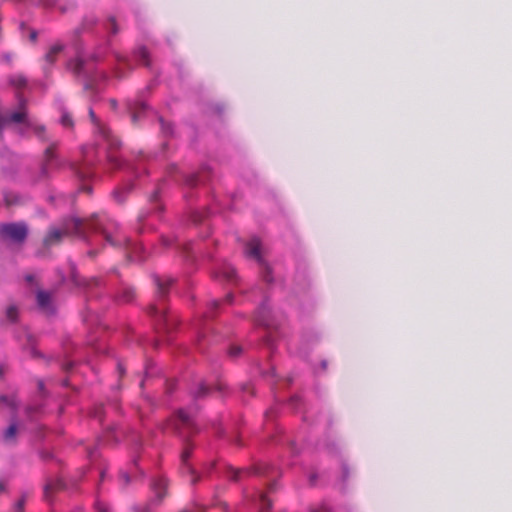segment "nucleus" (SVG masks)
Masks as SVG:
<instances>
[{
    "instance_id": "f257e3e1",
    "label": "nucleus",
    "mask_w": 512,
    "mask_h": 512,
    "mask_svg": "<svg viewBox=\"0 0 512 512\" xmlns=\"http://www.w3.org/2000/svg\"><path fill=\"white\" fill-rule=\"evenodd\" d=\"M64 231L58 228H51L43 238L42 248L36 253L37 256L43 257L50 254L49 249L52 245H58L62 242L65 234H74L84 240L87 244H91L87 236L88 233L100 234L107 243L117 246V242L102 227L98 221L97 215H93L89 219H83L78 216H70L63 221Z\"/></svg>"
},
{
    "instance_id": "f03ea898",
    "label": "nucleus",
    "mask_w": 512,
    "mask_h": 512,
    "mask_svg": "<svg viewBox=\"0 0 512 512\" xmlns=\"http://www.w3.org/2000/svg\"><path fill=\"white\" fill-rule=\"evenodd\" d=\"M76 48V56L73 59L67 61L66 67L70 70L76 77H82L84 79L83 82V91L90 92V100L96 101L97 96L99 94V89L95 84L97 69L96 67L90 68L87 65V60L84 58L83 52L80 48V41H75Z\"/></svg>"
},
{
    "instance_id": "7ed1b4c3",
    "label": "nucleus",
    "mask_w": 512,
    "mask_h": 512,
    "mask_svg": "<svg viewBox=\"0 0 512 512\" xmlns=\"http://www.w3.org/2000/svg\"><path fill=\"white\" fill-rule=\"evenodd\" d=\"M89 118H90L91 122L98 127L100 134L102 135V137L105 139V141L108 144L107 149H106V160H107L109 169L112 172L117 171V170H129L130 172L135 174L136 172L134 171V169L131 167L130 163L127 160L113 154L112 151H116V150L120 149L122 146V143L120 140L115 138L110 133V131H108V129H106L100 123V120L98 119V117L96 116V114L92 108L89 109Z\"/></svg>"
},
{
    "instance_id": "20e7f679",
    "label": "nucleus",
    "mask_w": 512,
    "mask_h": 512,
    "mask_svg": "<svg viewBox=\"0 0 512 512\" xmlns=\"http://www.w3.org/2000/svg\"><path fill=\"white\" fill-rule=\"evenodd\" d=\"M158 84L157 75L151 80L150 84L142 90L135 99H128L125 102V112L130 116L133 125H138L148 113L152 110L146 97L148 93Z\"/></svg>"
},
{
    "instance_id": "39448f33",
    "label": "nucleus",
    "mask_w": 512,
    "mask_h": 512,
    "mask_svg": "<svg viewBox=\"0 0 512 512\" xmlns=\"http://www.w3.org/2000/svg\"><path fill=\"white\" fill-rule=\"evenodd\" d=\"M29 235L28 225L23 222H8L0 225V241L8 244H23Z\"/></svg>"
},
{
    "instance_id": "423d86ee",
    "label": "nucleus",
    "mask_w": 512,
    "mask_h": 512,
    "mask_svg": "<svg viewBox=\"0 0 512 512\" xmlns=\"http://www.w3.org/2000/svg\"><path fill=\"white\" fill-rule=\"evenodd\" d=\"M160 185L157 184L153 193L150 196V202L154 204V207L138 216L139 231L145 229L156 230V222L158 220L157 212L160 209Z\"/></svg>"
},
{
    "instance_id": "0eeeda50",
    "label": "nucleus",
    "mask_w": 512,
    "mask_h": 512,
    "mask_svg": "<svg viewBox=\"0 0 512 512\" xmlns=\"http://www.w3.org/2000/svg\"><path fill=\"white\" fill-rule=\"evenodd\" d=\"M70 169L81 182L79 190L81 192L92 194L93 188L87 181L92 180L96 176L94 166L90 163H71Z\"/></svg>"
},
{
    "instance_id": "6e6552de",
    "label": "nucleus",
    "mask_w": 512,
    "mask_h": 512,
    "mask_svg": "<svg viewBox=\"0 0 512 512\" xmlns=\"http://www.w3.org/2000/svg\"><path fill=\"white\" fill-rule=\"evenodd\" d=\"M168 425L177 430L184 438L198 432L194 421L182 410L169 420Z\"/></svg>"
},
{
    "instance_id": "1a4fd4ad",
    "label": "nucleus",
    "mask_w": 512,
    "mask_h": 512,
    "mask_svg": "<svg viewBox=\"0 0 512 512\" xmlns=\"http://www.w3.org/2000/svg\"><path fill=\"white\" fill-rule=\"evenodd\" d=\"M36 303L38 309L47 316L56 314V308L53 304L52 294L49 291L39 289L36 292Z\"/></svg>"
},
{
    "instance_id": "9d476101",
    "label": "nucleus",
    "mask_w": 512,
    "mask_h": 512,
    "mask_svg": "<svg viewBox=\"0 0 512 512\" xmlns=\"http://www.w3.org/2000/svg\"><path fill=\"white\" fill-rule=\"evenodd\" d=\"M68 266L70 271V279L75 287H99L101 285V280L98 278H91L89 281L80 278L77 271V266L73 261L69 260Z\"/></svg>"
},
{
    "instance_id": "9b49d317",
    "label": "nucleus",
    "mask_w": 512,
    "mask_h": 512,
    "mask_svg": "<svg viewBox=\"0 0 512 512\" xmlns=\"http://www.w3.org/2000/svg\"><path fill=\"white\" fill-rule=\"evenodd\" d=\"M3 200L7 207L23 206L32 200L29 194H21L14 191H3Z\"/></svg>"
},
{
    "instance_id": "f8f14e48",
    "label": "nucleus",
    "mask_w": 512,
    "mask_h": 512,
    "mask_svg": "<svg viewBox=\"0 0 512 512\" xmlns=\"http://www.w3.org/2000/svg\"><path fill=\"white\" fill-rule=\"evenodd\" d=\"M127 258L129 261H144V247L141 244L127 241Z\"/></svg>"
},
{
    "instance_id": "ddd939ff",
    "label": "nucleus",
    "mask_w": 512,
    "mask_h": 512,
    "mask_svg": "<svg viewBox=\"0 0 512 512\" xmlns=\"http://www.w3.org/2000/svg\"><path fill=\"white\" fill-rule=\"evenodd\" d=\"M194 446L187 440L184 442V447L181 453V461L184 464L187 471L191 474V483L195 484L198 481V477L195 475V471L187 464L189 457L192 454Z\"/></svg>"
},
{
    "instance_id": "4468645a",
    "label": "nucleus",
    "mask_w": 512,
    "mask_h": 512,
    "mask_svg": "<svg viewBox=\"0 0 512 512\" xmlns=\"http://www.w3.org/2000/svg\"><path fill=\"white\" fill-rule=\"evenodd\" d=\"M245 254L248 257L255 259L260 264H263V259L261 257V253H260L259 239L253 238L246 244Z\"/></svg>"
},
{
    "instance_id": "2eb2a0df",
    "label": "nucleus",
    "mask_w": 512,
    "mask_h": 512,
    "mask_svg": "<svg viewBox=\"0 0 512 512\" xmlns=\"http://www.w3.org/2000/svg\"><path fill=\"white\" fill-rule=\"evenodd\" d=\"M151 487L154 490L155 493V499L151 500L147 506L144 509H140L138 506H134L133 510L135 512H151L152 507L157 505L158 500L160 499V480L159 479H153L151 481Z\"/></svg>"
},
{
    "instance_id": "dca6fc26",
    "label": "nucleus",
    "mask_w": 512,
    "mask_h": 512,
    "mask_svg": "<svg viewBox=\"0 0 512 512\" xmlns=\"http://www.w3.org/2000/svg\"><path fill=\"white\" fill-rule=\"evenodd\" d=\"M6 123L25 124L27 127H32V123L27 120V113L22 111L11 112L4 118V125Z\"/></svg>"
},
{
    "instance_id": "f3484780",
    "label": "nucleus",
    "mask_w": 512,
    "mask_h": 512,
    "mask_svg": "<svg viewBox=\"0 0 512 512\" xmlns=\"http://www.w3.org/2000/svg\"><path fill=\"white\" fill-rule=\"evenodd\" d=\"M134 188V183L130 180L125 181L120 187L113 192L114 198L118 203H124L125 195L130 193Z\"/></svg>"
},
{
    "instance_id": "a211bd4d",
    "label": "nucleus",
    "mask_w": 512,
    "mask_h": 512,
    "mask_svg": "<svg viewBox=\"0 0 512 512\" xmlns=\"http://www.w3.org/2000/svg\"><path fill=\"white\" fill-rule=\"evenodd\" d=\"M137 62L147 68L151 67L150 54L145 46L138 47L134 52Z\"/></svg>"
},
{
    "instance_id": "6ab92c4d",
    "label": "nucleus",
    "mask_w": 512,
    "mask_h": 512,
    "mask_svg": "<svg viewBox=\"0 0 512 512\" xmlns=\"http://www.w3.org/2000/svg\"><path fill=\"white\" fill-rule=\"evenodd\" d=\"M120 284L121 287L115 293V300L121 299L125 302H130L134 297L133 288L124 284L123 282H121Z\"/></svg>"
},
{
    "instance_id": "aec40b11",
    "label": "nucleus",
    "mask_w": 512,
    "mask_h": 512,
    "mask_svg": "<svg viewBox=\"0 0 512 512\" xmlns=\"http://www.w3.org/2000/svg\"><path fill=\"white\" fill-rule=\"evenodd\" d=\"M19 171L18 163L13 160L10 161L8 165H4L1 167V173L6 178L13 179Z\"/></svg>"
},
{
    "instance_id": "412c9836",
    "label": "nucleus",
    "mask_w": 512,
    "mask_h": 512,
    "mask_svg": "<svg viewBox=\"0 0 512 512\" xmlns=\"http://www.w3.org/2000/svg\"><path fill=\"white\" fill-rule=\"evenodd\" d=\"M8 84L15 89H25L28 85L27 78L23 75L10 76Z\"/></svg>"
},
{
    "instance_id": "4be33fe9",
    "label": "nucleus",
    "mask_w": 512,
    "mask_h": 512,
    "mask_svg": "<svg viewBox=\"0 0 512 512\" xmlns=\"http://www.w3.org/2000/svg\"><path fill=\"white\" fill-rule=\"evenodd\" d=\"M18 433V425L16 422L11 423L4 431L3 439L5 442H15Z\"/></svg>"
},
{
    "instance_id": "5701e85b",
    "label": "nucleus",
    "mask_w": 512,
    "mask_h": 512,
    "mask_svg": "<svg viewBox=\"0 0 512 512\" xmlns=\"http://www.w3.org/2000/svg\"><path fill=\"white\" fill-rule=\"evenodd\" d=\"M64 50V45L62 44H55L53 45L49 51L45 54V60L53 64L56 60V56L61 53Z\"/></svg>"
},
{
    "instance_id": "b1692460",
    "label": "nucleus",
    "mask_w": 512,
    "mask_h": 512,
    "mask_svg": "<svg viewBox=\"0 0 512 512\" xmlns=\"http://www.w3.org/2000/svg\"><path fill=\"white\" fill-rule=\"evenodd\" d=\"M218 276L222 277L223 279H225L228 282H232L236 278V271H235L234 267L227 265V266H224L218 272Z\"/></svg>"
},
{
    "instance_id": "393cba45",
    "label": "nucleus",
    "mask_w": 512,
    "mask_h": 512,
    "mask_svg": "<svg viewBox=\"0 0 512 512\" xmlns=\"http://www.w3.org/2000/svg\"><path fill=\"white\" fill-rule=\"evenodd\" d=\"M204 170L200 173H193L186 177L185 182L190 187H195L199 183H203L205 179L203 178Z\"/></svg>"
},
{
    "instance_id": "a878e982",
    "label": "nucleus",
    "mask_w": 512,
    "mask_h": 512,
    "mask_svg": "<svg viewBox=\"0 0 512 512\" xmlns=\"http://www.w3.org/2000/svg\"><path fill=\"white\" fill-rule=\"evenodd\" d=\"M5 315H6L7 320L10 323H12V324L17 323L19 320L18 307L15 304L8 306L6 308Z\"/></svg>"
},
{
    "instance_id": "bb28decb",
    "label": "nucleus",
    "mask_w": 512,
    "mask_h": 512,
    "mask_svg": "<svg viewBox=\"0 0 512 512\" xmlns=\"http://www.w3.org/2000/svg\"><path fill=\"white\" fill-rule=\"evenodd\" d=\"M105 29L109 31L111 35H117L119 32V26L114 16H109L104 24Z\"/></svg>"
},
{
    "instance_id": "cd10ccee",
    "label": "nucleus",
    "mask_w": 512,
    "mask_h": 512,
    "mask_svg": "<svg viewBox=\"0 0 512 512\" xmlns=\"http://www.w3.org/2000/svg\"><path fill=\"white\" fill-rule=\"evenodd\" d=\"M65 350V360L61 362V367L64 371L69 372L72 371L75 367V362L70 359V352L68 351L67 346L64 344Z\"/></svg>"
},
{
    "instance_id": "c85d7f7f",
    "label": "nucleus",
    "mask_w": 512,
    "mask_h": 512,
    "mask_svg": "<svg viewBox=\"0 0 512 512\" xmlns=\"http://www.w3.org/2000/svg\"><path fill=\"white\" fill-rule=\"evenodd\" d=\"M259 506L260 512H266L271 508L272 500L268 498L266 493L262 492L259 494Z\"/></svg>"
},
{
    "instance_id": "c756f323",
    "label": "nucleus",
    "mask_w": 512,
    "mask_h": 512,
    "mask_svg": "<svg viewBox=\"0 0 512 512\" xmlns=\"http://www.w3.org/2000/svg\"><path fill=\"white\" fill-rule=\"evenodd\" d=\"M31 128L34 130L35 134L41 141H43V142L49 141V138L46 136V127L44 125H33L32 124Z\"/></svg>"
},
{
    "instance_id": "7c9ffc66",
    "label": "nucleus",
    "mask_w": 512,
    "mask_h": 512,
    "mask_svg": "<svg viewBox=\"0 0 512 512\" xmlns=\"http://www.w3.org/2000/svg\"><path fill=\"white\" fill-rule=\"evenodd\" d=\"M211 388L206 383L201 382L198 385V388L194 392V396L196 398H202L209 394Z\"/></svg>"
},
{
    "instance_id": "2f4dec72",
    "label": "nucleus",
    "mask_w": 512,
    "mask_h": 512,
    "mask_svg": "<svg viewBox=\"0 0 512 512\" xmlns=\"http://www.w3.org/2000/svg\"><path fill=\"white\" fill-rule=\"evenodd\" d=\"M250 472L248 470H234V469H231L230 470V475H229V478L232 480V481H235V482H238L240 481L244 476H247L249 475Z\"/></svg>"
},
{
    "instance_id": "473e14b6",
    "label": "nucleus",
    "mask_w": 512,
    "mask_h": 512,
    "mask_svg": "<svg viewBox=\"0 0 512 512\" xmlns=\"http://www.w3.org/2000/svg\"><path fill=\"white\" fill-rule=\"evenodd\" d=\"M83 27L86 28V31H90L94 26L98 23V18L95 16H85L82 19Z\"/></svg>"
},
{
    "instance_id": "72a5a7b5",
    "label": "nucleus",
    "mask_w": 512,
    "mask_h": 512,
    "mask_svg": "<svg viewBox=\"0 0 512 512\" xmlns=\"http://www.w3.org/2000/svg\"><path fill=\"white\" fill-rule=\"evenodd\" d=\"M268 307L266 305H263L257 312V315H256V321L261 324V325H265L267 326L268 325V321H267V318L266 316L264 315V313L266 311H268Z\"/></svg>"
},
{
    "instance_id": "f704fd0d",
    "label": "nucleus",
    "mask_w": 512,
    "mask_h": 512,
    "mask_svg": "<svg viewBox=\"0 0 512 512\" xmlns=\"http://www.w3.org/2000/svg\"><path fill=\"white\" fill-rule=\"evenodd\" d=\"M60 123L65 127H73L74 126L72 116L68 112H63L61 119H60Z\"/></svg>"
},
{
    "instance_id": "c9c22d12",
    "label": "nucleus",
    "mask_w": 512,
    "mask_h": 512,
    "mask_svg": "<svg viewBox=\"0 0 512 512\" xmlns=\"http://www.w3.org/2000/svg\"><path fill=\"white\" fill-rule=\"evenodd\" d=\"M174 282H175V279L172 278L171 276H166V277L162 278V288H161L162 297L166 293V286H171Z\"/></svg>"
},
{
    "instance_id": "e433bc0d",
    "label": "nucleus",
    "mask_w": 512,
    "mask_h": 512,
    "mask_svg": "<svg viewBox=\"0 0 512 512\" xmlns=\"http://www.w3.org/2000/svg\"><path fill=\"white\" fill-rule=\"evenodd\" d=\"M39 456L44 461L54 460L55 456L52 452L42 449L39 451Z\"/></svg>"
},
{
    "instance_id": "4c0bfd02",
    "label": "nucleus",
    "mask_w": 512,
    "mask_h": 512,
    "mask_svg": "<svg viewBox=\"0 0 512 512\" xmlns=\"http://www.w3.org/2000/svg\"><path fill=\"white\" fill-rule=\"evenodd\" d=\"M49 176L48 167L46 163L41 165L40 173L38 178L34 180V184H36L41 178H47Z\"/></svg>"
},
{
    "instance_id": "58836bf2",
    "label": "nucleus",
    "mask_w": 512,
    "mask_h": 512,
    "mask_svg": "<svg viewBox=\"0 0 512 512\" xmlns=\"http://www.w3.org/2000/svg\"><path fill=\"white\" fill-rule=\"evenodd\" d=\"M44 156H45L47 161H54L57 158V156L54 153L53 148L51 146L47 147L44 150Z\"/></svg>"
},
{
    "instance_id": "ea45409f",
    "label": "nucleus",
    "mask_w": 512,
    "mask_h": 512,
    "mask_svg": "<svg viewBox=\"0 0 512 512\" xmlns=\"http://www.w3.org/2000/svg\"><path fill=\"white\" fill-rule=\"evenodd\" d=\"M25 495L22 496L15 504V512H24Z\"/></svg>"
},
{
    "instance_id": "a19ab883",
    "label": "nucleus",
    "mask_w": 512,
    "mask_h": 512,
    "mask_svg": "<svg viewBox=\"0 0 512 512\" xmlns=\"http://www.w3.org/2000/svg\"><path fill=\"white\" fill-rule=\"evenodd\" d=\"M148 315L152 318H156L158 315V308L156 305H150L147 311Z\"/></svg>"
},
{
    "instance_id": "79ce46f5",
    "label": "nucleus",
    "mask_w": 512,
    "mask_h": 512,
    "mask_svg": "<svg viewBox=\"0 0 512 512\" xmlns=\"http://www.w3.org/2000/svg\"><path fill=\"white\" fill-rule=\"evenodd\" d=\"M16 97L18 99L19 106L21 108H25V106L27 105V99L21 93H17Z\"/></svg>"
},
{
    "instance_id": "37998d69",
    "label": "nucleus",
    "mask_w": 512,
    "mask_h": 512,
    "mask_svg": "<svg viewBox=\"0 0 512 512\" xmlns=\"http://www.w3.org/2000/svg\"><path fill=\"white\" fill-rule=\"evenodd\" d=\"M241 347L240 346H233L230 348V355L233 356V357H236L238 356L240 353H241Z\"/></svg>"
},
{
    "instance_id": "c03bdc74",
    "label": "nucleus",
    "mask_w": 512,
    "mask_h": 512,
    "mask_svg": "<svg viewBox=\"0 0 512 512\" xmlns=\"http://www.w3.org/2000/svg\"><path fill=\"white\" fill-rule=\"evenodd\" d=\"M38 39V31L35 29H30L29 40L35 43Z\"/></svg>"
},
{
    "instance_id": "a18cd8bd",
    "label": "nucleus",
    "mask_w": 512,
    "mask_h": 512,
    "mask_svg": "<svg viewBox=\"0 0 512 512\" xmlns=\"http://www.w3.org/2000/svg\"><path fill=\"white\" fill-rule=\"evenodd\" d=\"M54 488L53 484L48 481L45 485H44V495L45 497L47 498L49 493L52 491V489Z\"/></svg>"
},
{
    "instance_id": "49530a36",
    "label": "nucleus",
    "mask_w": 512,
    "mask_h": 512,
    "mask_svg": "<svg viewBox=\"0 0 512 512\" xmlns=\"http://www.w3.org/2000/svg\"><path fill=\"white\" fill-rule=\"evenodd\" d=\"M121 479L126 486L131 482V476L128 472H121Z\"/></svg>"
},
{
    "instance_id": "de8ad7c7",
    "label": "nucleus",
    "mask_w": 512,
    "mask_h": 512,
    "mask_svg": "<svg viewBox=\"0 0 512 512\" xmlns=\"http://www.w3.org/2000/svg\"><path fill=\"white\" fill-rule=\"evenodd\" d=\"M31 355L34 357V358H44V354L40 351H38L36 348L32 347L31 348Z\"/></svg>"
},
{
    "instance_id": "09e8293b",
    "label": "nucleus",
    "mask_w": 512,
    "mask_h": 512,
    "mask_svg": "<svg viewBox=\"0 0 512 512\" xmlns=\"http://www.w3.org/2000/svg\"><path fill=\"white\" fill-rule=\"evenodd\" d=\"M83 31H86V28L83 27V22H82L81 26L74 30L75 37L79 38Z\"/></svg>"
},
{
    "instance_id": "8fccbe9b",
    "label": "nucleus",
    "mask_w": 512,
    "mask_h": 512,
    "mask_svg": "<svg viewBox=\"0 0 512 512\" xmlns=\"http://www.w3.org/2000/svg\"><path fill=\"white\" fill-rule=\"evenodd\" d=\"M0 402L5 405H10V398L7 395H0Z\"/></svg>"
},
{
    "instance_id": "3c124183",
    "label": "nucleus",
    "mask_w": 512,
    "mask_h": 512,
    "mask_svg": "<svg viewBox=\"0 0 512 512\" xmlns=\"http://www.w3.org/2000/svg\"><path fill=\"white\" fill-rule=\"evenodd\" d=\"M57 274L59 276L60 283L61 284L65 283L66 282V275H65V273L62 270H57Z\"/></svg>"
},
{
    "instance_id": "603ef678",
    "label": "nucleus",
    "mask_w": 512,
    "mask_h": 512,
    "mask_svg": "<svg viewBox=\"0 0 512 512\" xmlns=\"http://www.w3.org/2000/svg\"><path fill=\"white\" fill-rule=\"evenodd\" d=\"M154 282L157 289V292L160 293V276L155 274L154 275Z\"/></svg>"
},
{
    "instance_id": "864d4df0",
    "label": "nucleus",
    "mask_w": 512,
    "mask_h": 512,
    "mask_svg": "<svg viewBox=\"0 0 512 512\" xmlns=\"http://www.w3.org/2000/svg\"><path fill=\"white\" fill-rule=\"evenodd\" d=\"M98 250L97 249H90L88 252H87V255L91 258H94L97 256L98 254Z\"/></svg>"
},
{
    "instance_id": "5fc2aeb1",
    "label": "nucleus",
    "mask_w": 512,
    "mask_h": 512,
    "mask_svg": "<svg viewBox=\"0 0 512 512\" xmlns=\"http://www.w3.org/2000/svg\"><path fill=\"white\" fill-rule=\"evenodd\" d=\"M34 280H35V276H34V275H32V274H27V275L25 276V281H26V282H28V283H33V282H34Z\"/></svg>"
},
{
    "instance_id": "6e6d98bb",
    "label": "nucleus",
    "mask_w": 512,
    "mask_h": 512,
    "mask_svg": "<svg viewBox=\"0 0 512 512\" xmlns=\"http://www.w3.org/2000/svg\"><path fill=\"white\" fill-rule=\"evenodd\" d=\"M109 103H110L111 108H112L113 110H116V109H117V107H118V102H117V100H116V99H110V100H109Z\"/></svg>"
},
{
    "instance_id": "4d7b16f0",
    "label": "nucleus",
    "mask_w": 512,
    "mask_h": 512,
    "mask_svg": "<svg viewBox=\"0 0 512 512\" xmlns=\"http://www.w3.org/2000/svg\"><path fill=\"white\" fill-rule=\"evenodd\" d=\"M38 390L41 392V393H44L45 392V384L43 381H38Z\"/></svg>"
},
{
    "instance_id": "13d9d810",
    "label": "nucleus",
    "mask_w": 512,
    "mask_h": 512,
    "mask_svg": "<svg viewBox=\"0 0 512 512\" xmlns=\"http://www.w3.org/2000/svg\"><path fill=\"white\" fill-rule=\"evenodd\" d=\"M96 509L98 512H107V509L101 503L96 504Z\"/></svg>"
},
{
    "instance_id": "bf43d9fd",
    "label": "nucleus",
    "mask_w": 512,
    "mask_h": 512,
    "mask_svg": "<svg viewBox=\"0 0 512 512\" xmlns=\"http://www.w3.org/2000/svg\"><path fill=\"white\" fill-rule=\"evenodd\" d=\"M62 386H64V387H71L74 391H77V389H76L75 387H73V386H71V385H70V383H69L68 379H64V380L62 381Z\"/></svg>"
},
{
    "instance_id": "052dcab7",
    "label": "nucleus",
    "mask_w": 512,
    "mask_h": 512,
    "mask_svg": "<svg viewBox=\"0 0 512 512\" xmlns=\"http://www.w3.org/2000/svg\"><path fill=\"white\" fill-rule=\"evenodd\" d=\"M117 368H118V372H119L120 376H123L125 373V369H124L123 365L121 363H118Z\"/></svg>"
},
{
    "instance_id": "680f3d73",
    "label": "nucleus",
    "mask_w": 512,
    "mask_h": 512,
    "mask_svg": "<svg viewBox=\"0 0 512 512\" xmlns=\"http://www.w3.org/2000/svg\"><path fill=\"white\" fill-rule=\"evenodd\" d=\"M89 59L94 62V63H97L99 61V56L96 55V54H92L90 55Z\"/></svg>"
},
{
    "instance_id": "e2e57ef3",
    "label": "nucleus",
    "mask_w": 512,
    "mask_h": 512,
    "mask_svg": "<svg viewBox=\"0 0 512 512\" xmlns=\"http://www.w3.org/2000/svg\"><path fill=\"white\" fill-rule=\"evenodd\" d=\"M165 486H166V482H165L164 477L162 476V492H161L162 498L165 496Z\"/></svg>"
},
{
    "instance_id": "0e129e2a",
    "label": "nucleus",
    "mask_w": 512,
    "mask_h": 512,
    "mask_svg": "<svg viewBox=\"0 0 512 512\" xmlns=\"http://www.w3.org/2000/svg\"><path fill=\"white\" fill-rule=\"evenodd\" d=\"M19 29L21 31H24L25 29H27V24L24 21L20 22Z\"/></svg>"
},
{
    "instance_id": "69168bd1",
    "label": "nucleus",
    "mask_w": 512,
    "mask_h": 512,
    "mask_svg": "<svg viewBox=\"0 0 512 512\" xmlns=\"http://www.w3.org/2000/svg\"><path fill=\"white\" fill-rule=\"evenodd\" d=\"M232 299H233V295L232 294H228L223 301L231 303Z\"/></svg>"
},
{
    "instance_id": "338daca9",
    "label": "nucleus",
    "mask_w": 512,
    "mask_h": 512,
    "mask_svg": "<svg viewBox=\"0 0 512 512\" xmlns=\"http://www.w3.org/2000/svg\"><path fill=\"white\" fill-rule=\"evenodd\" d=\"M56 486L60 489H63L65 487V484L61 480H58L56 482Z\"/></svg>"
},
{
    "instance_id": "774afa93",
    "label": "nucleus",
    "mask_w": 512,
    "mask_h": 512,
    "mask_svg": "<svg viewBox=\"0 0 512 512\" xmlns=\"http://www.w3.org/2000/svg\"><path fill=\"white\" fill-rule=\"evenodd\" d=\"M48 202H49V203H51V204H54V203H55V196L50 195V196L48 197Z\"/></svg>"
}]
</instances>
